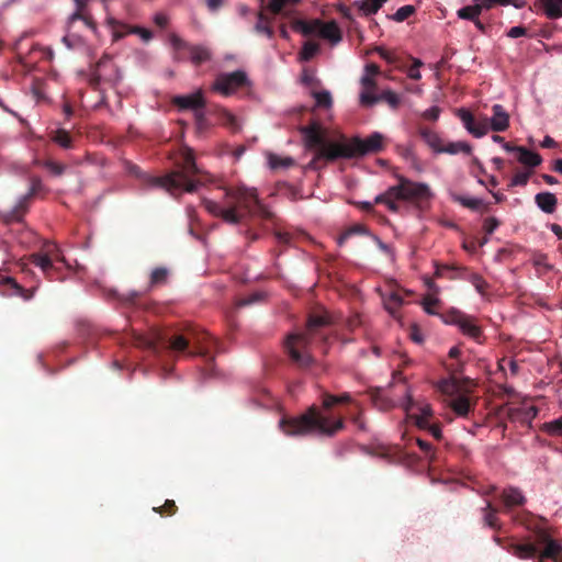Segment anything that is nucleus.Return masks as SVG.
<instances>
[{
  "instance_id": "1",
  "label": "nucleus",
  "mask_w": 562,
  "mask_h": 562,
  "mask_svg": "<svg viewBox=\"0 0 562 562\" xmlns=\"http://www.w3.org/2000/svg\"><path fill=\"white\" fill-rule=\"evenodd\" d=\"M305 147L315 150L311 165L318 169L321 162H330L339 158H353L376 153L382 148L383 135L374 132L367 138H342L338 142L328 140L317 122L300 128Z\"/></svg>"
},
{
  "instance_id": "2",
  "label": "nucleus",
  "mask_w": 562,
  "mask_h": 562,
  "mask_svg": "<svg viewBox=\"0 0 562 562\" xmlns=\"http://www.w3.org/2000/svg\"><path fill=\"white\" fill-rule=\"evenodd\" d=\"M133 341L136 346L149 349L155 355H160L162 350H168L173 353H183L188 351L189 346L192 345L194 350L189 351L188 356H201L205 358L207 368L204 370V374H213L212 362L214 357L211 355V351L217 348L218 341L205 331L188 328L184 333H173L172 335L156 331L151 336H145L134 333Z\"/></svg>"
},
{
  "instance_id": "3",
  "label": "nucleus",
  "mask_w": 562,
  "mask_h": 562,
  "mask_svg": "<svg viewBox=\"0 0 562 562\" xmlns=\"http://www.w3.org/2000/svg\"><path fill=\"white\" fill-rule=\"evenodd\" d=\"M329 325L330 318L326 313L311 314L303 333H293L286 337L285 350L295 366L305 369L313 363L310 346L315 342L326 344Z\"/></svg>"
},
{
  "instance_id": "4",
  "label": "nucleus",
  "mask_w": 562,
  "mask_h": 562,
  "mask_svg": "<svg viewBox=\"0 0 562 562\" xmlns=\"http://www.w3.org/2000/svg\"><path fill=\"white\" fill-rule=\"evenodd\" d=\"M227 205L221 206L211 204L209 207L214 214L221 216L225 222L238 224L246 215L270 218V211L258 199L255 188L237 186L227 189Z\"/></svg>"
},
{
  "instance_id": "5",
  "label": "nucleus",
  "mask_w": 562,
  "mask_h": 562,
  "mask_svg": "<svg viewBox=\"0 0 562 562\" xmlns=\"http://www.w3.org/2000/svg\"><path fill=\"white\" fill-rule=\"evenodd\" d=\"M280 429L286 436H308L318 434L333 437L344 429V420L334 422L323 415L316 406H311L305 413L296 417H283L279 423Z\"/></svg>"
},
{
  "instance_id": "6",
  "label": "nucleus",
  "mask_w": 562,
  "mask_h": 562,
  "mask_svg": "<svg viewBox=\"0 0 562 562\" xmlns=\"http://www.w3.org/2000/svg\"><path fill=\"white\" fill-rule=\"evenodd\" d=\"M396 186L375 198V203H384L390 211L397 212L400 203H408L419 210L430 205L432 193L425 183L412 181L409 178H398Z\"/></svg>"
},
{
  "instance_id": "7",
  "label": "nucleus",
  "mask_w": 562,
  "mask_h": 562,
  "mask_svg": "<svg viewBox=\"0 0 562 562\" xmlns=\"http://www.w3.org/2000/svg\"><path fill=\"white\" fill-rule=\"evenodd\" d=\"M29 190L22 194L11 209L0 207V220L5 224L20 223L29 211L31 200L40 193L42 184L38 178H29Z\"/></svg>"
},
{
  "instance_id": "8",
  "label": "nucleus",
  "mask_w": 562,
  "mask_h": 562,
  "mask_svg": "<svg viewBox=\"0 0 562 562\" xmlns=\"http://www.w3.org/2000/svg\"><path fill=\"white\" fill-rule=\"evenodd\" d=\"M295 29L304 35H318L329 41L333 45L341 41V31L335 21L323 22L318 19L312 21H297Z\"/></svg>"
},
{
  "instance_id": "9",
  "label": "nucleus",
  "mask_w": 562,
  "mask_h": 562,
  "mask_svg": "<svg viewBox=\"0 0 562 562\" xmlns=\"http://www.w3.org/2000/svg\"><path fill=\"white\" fill-rule=\"evenodd\" d=\"M195 178H148L151 188L162 189L173 196L183 192H194L199 186Z\"/></svg>"
},
{
  "instance_id": "10",
  "label": "nucleus",
  "mask_w": 562,
  "mask_h": 562,
  "mask_svg": "<svg viewBox=\"0 0 562 562\" xmlns=\"http://www.w3.org/2000/svg\"><path fill=\"white\" fill-rule=\"evenodd\" d=\"M167 279L168 270L166 268H156L150 274L149 286L146 291H130L125 294H119L116 291H111L110 294L126 307L136 306L143 295H145L151 288L165 284Z\"/></svg>"
},
{
  "instance_id": "11",
  "label": "nucleus",
  "mask_w": 562,
  "mask_h": 562,
  "mask_svg": "<svg viewBox=\"0 0 562 562\" xmlns=\"http://www.w3.org/2000/svg\"><path fill=\"white\" fill-rule=\"evenodd\" d=\"M379 74V67L374 64H369L364 67V72L361 77L362 90L360 92V103L364 106H372L379 102L378 95L374 93L375 81L374 77Z\"/></svg>"
},
{
  "instance_id": "12",
  "label": "nucleus",
  "mask_w": 562,
  "mask_h": 562,
  "mask_svg": "<svg viewBox=\"0 0 562 562\" xmlns=\"http://www.w3.org/2000/svg\"><path fill=\"white\" fill-rule=\"evenodd\" d=\"M247 80L243 70H236L229 74L220 75L213 83V90L223 95L232 94L237 88L241 87Z\"/></svg>"
},
{
  "instance_id": "13",
  "label": "nucleus",
  "mask_w": 562,
  "mask_h": 562,
  "mask_svg": "<svg viewBox=\"0 0 562 562\" xmlns=\"http://www.w3.org/2000/svg\"><path fill=\"white\" fill-rule=\"evenodd\" d=\"M0 293L7 296H19L29 301L34 295V289H24L15 279L0 273Z\"/></svg>"
},
{
  "instance_id": "14",
  "label": "nucleus",
  "mask_w": 562,
  "mask_h": 562,
  "mask_svg": "<svg viewBox=\"0 0 562 562\" xmlns=\"http://www.w3.org/2000/svg\"><path fill=\"white\" fill-rule=\"evenodd\" d=\"M458 116L464 128L474 137L480 138L488 133L487 120L476 122L472 113L465 109L458 110Z\"/></svg>"
},
{
  "instance_id": "15",
  "label": "nucleus",
  "mask_w": 562,
  "mask_h": 562,
  "mask_svg": "<svg viewBox=\"0 0 562 562\" xmlns=\"http://www.w3.org/2000/svg\"><path fill=\"white\" fill-rule=\"evenodd\" d=\"M503 504V512L509 513L515 507L524 506L527 502L521 490L515 486L505 487L498 495Z\"/></svg>"
},
{
  "instance_id": "16",
  "label": "nucleus",
  "mask_w": 562,
  "mask_h": 562,
  "mask_svg": "<svg viewBox=\"0 0 562 562\" xmlns=\"http://www.w3.org/2000/svg\"><path fill=\"white\" fill-rule=\"evenodd\" d=\"M172 103L178 106L179 110H193L195 112L204 109L205 99L202 90L199 89L190 94L173 97Z\"/></svg>"
},
{
  "instance_id": "17",
  "label": "nucleus",
  "mask_w": 562,
  "mask_h": 562,
  "mask_svg": "<svg viewBox=\"0 0 562 562\" xmlns=\"http://www.w3.org/2000/svg\"><path fill=\"white\" fill-rule=\"evenodd\" d=\"M504 149L513 154L514 158L524 166L536 167L541 162V157L539 154L525 147H516L512 146L509 143H504Z\"/></svg>"
},
{
  "instance_id": "18",
  "label": "nucleus",
  "mask_w": 562,
  "mask_h": 562,
  "mask_svg": "<svg viewBox=\"0 0 562 562\" xmlns=\"http://www.w3.org/2000/svg\"><path fill=\"white\" fill-rule=\"evenodd\" d=\"M493 115L487 120L488 131L504 132L509 126V115L502 104H494L492 108Z\"/></svg>"
},
{
  "instance_id": "19",
  "label": "nucleus",
  "mask_w": 562,
  "mask_h": 562,
  "mask_svg": "<svg viewBox=\"0 0 562 562\" xmlns=\"http://www.w3.org/2000/svg\"><path fill=\"white\" fill-rule=\"evenodd\" d=\"M538 541L539 543L544 544V549L541 551V558L558 560L559 558L562 559V546L550 538V536L541 531L538 535Z\"/></svg>"
},
{
  "instance_id": "20",
  "label": "nucleus",
  "mask_w": 562,
  "mask_h": 562,
  "mask_svg": "<svg viewBox=\"0 0 562 562\" xmlns=\"http://www.w3.org/2000/svg\"><path fill=\"white\" fill-rule=\"evenodd\" d=\"M30 259H31L32 263H34L35 266H37L42 269L44 274L49 280L56 279L55 278L56 267L54 266V262H53L54 258H53V256H50L49 249H47L45 255L32 254Z\"/></svg>"
},
{
  "instance_id": "21",
  "label": "nucleus",
  "mask_w": 562,
  "mask_h": 562,
  "mask_svg": "<svg viewBox=\"0 0 562 562\" xmlns=\"http://www.w3.org/2000/svg\"><path fill=\"white\" fill-rule=\"evenodd\" d=\"M506 549L513 555L521 560L536 558L539 552L538 546L531 542H512L508 547H506Z\"/></svg>"
},
{
  "instance_id": "22",
  "label": "nucleus",
  "mask_w": 562,
  "mask_h": 562,
  "mask_svg": "<svg viewBox=\"0 0 562 562\" xmlns=\"http://www.w3.org/2000/svg\"><path fill=\"white\" fill-rule=\"evenodd\" d=\"M459 329L463 335L474 339L477 342L481 341L480 339L483 335V331L481 326L477 325L475 317L465 314L462 322L460 323Z\"/></svg>"
},
{
  "instance_id": "23",
  "label": "nucleus",
  "mask_w": 562,
  "mask_h": 562,
  "mask_svg": "<svg viewBox=\"0 0 562 562\" xmlns=\"http://www.w3.org/2000/svg\"><path fill=\"white\" fill-rule=\"evenodd\" d=\"M267 165L271 171H283L295 165V160L290 156H282L274 153H267Z\"/></svg>"
},
{
  "instance_id": "24",
  "label": "nucleus",
  "mask_w": 562,
  "mask_h": 562,
  "mask_svg": "<svg viewBox=\"0 0 562 562\" xmlns=\"http://www.w3.org/2000/svg\"><path fill=\"white\" fill-rule=\"evenodd\" d=\"M419 134L435 154H441L446 140L437 132L425 127L420 128Z\"/></svg>"
},
{
  "instance_id": "25",
  "label": "nucleus",
  "mask_w": 562,
  "mask_h": 562,
  "mask_svg": "<svg viewBox=\"0 0 562 562\" xmlns=\"http://www.w3.org/2000/svg\"><path fill=\"white\" fill-rule=\"evenodd\" d=\"M450 408L460 417H467L473 409V405L467 395H458L449 402Z\"/></svg>"
},
{
  "instance_id": "26",
  "label": "nucleus",
  "mask_w": 562,
  "mask_h": 562,
  "mask_svg": "<svg viewBox=\"0 0 562 562\" xmlns=\"http://www.w3.org/2000/svg\"><path fill=\"white\" fill-rule=\"evenodd\" d=\"M535 202L541 211L548 214H552L558 204L555 195L550 192H540L536 194Z\"/></svg>"
},
{
  "instance_id": "27",
  "label": "nucleus",
  "mask_w": 562,
  "mask_h": 562,
  "mask_svg": "<svg viewBox=\"0 0 562 562\" xmlns=\"http://www.w3.org/2000/svg\"><path fill=\"white\" fill-rule=\"evenodd\" d=\"M472 153V147L468 142L458 140V142H446L441 154L448 155H464L470 156Z\"/></svg>"
},
{
  "instance_id": "28",
  "label": "nucleus",
  "mask_w": 562,
  "mask_h": 562,
  "mask_svg": "<svg viewBox=\"0 0 562 562\" xmlns=\"http://www.w3.org/2000/svg\"><path fill=\"white\" fill-rule=\"evenodd\" d=\"M546 15L549 19L562 16V0H539Z\"/></svg>"
},
{
  "instance_id": "29",
  "label": "nucleus",
  "mask_w": 562,
  "mask_h": 562,
  "mask_svg": "<svg viewBox=\"0 0 562 562\" xmlns=\"http://www.w3.org/2000/svg\"><path fill=\"white\" fill-rule=\"evenodd\" d=\"M482 510L484 513V515H483L484 524L492 529H498L499 528V521H498V517H497L498 509L495 506H493V504L490 501H487L485 504V507Z\"/></svg>"
},
{
  "instance_id": "30",
  "label": "nucleus",
  "mask_w": 562,
  "mask_h": 562,
  "mask_svg": "<svg viewBox=\"0 0 562 562\" xmlns=\"http://www.w3.org/2000/svg\"><path fill=\"white\" fill-rule=\"evenodd\" d=\"M403 297L398 292H391L389 296L383 299L385 310L392 315L396 316L397 311L403 305Z\"/></svg>"
},
{
  "instance_id": "31",
  "label": "nucleus",
  "mask_w": 562,
  "mask_h": 562,
  "mask_svg": "<svg viewBox=\"0 0 562 562\" xmlns=\"http://www.w3.org/2000/svg\"><path fill=\"white\" fill-rule=\"evenodd\" d=\"M190 58L194 65H200L211 58V52L205 46H191Z\"/></svg>"
},
{
  "instance_id": "32",
  "label": "nucleus",
  "mask_w": 562,
  "mask_h": 562,
  "mask_svg": "<svg viewBox=\"0 0 562 562\" xmlns=\"http://www.w3.org/2000/svg\"><path fill=\"white\" fill-rule=\"evenodd\" d=\"M218 115L221 117L222 124L233 132H238L240 130V124L238 119L228 110L221 109L218 111Z\"/></svg>"
},
{
  "instance_id": "33",
  "label": "nucleus",
  "mask_w": 562,
  "mask_h": 562,
  "mask_svg": "<svg viewBox=\"0 0 562 562\" xmlns=\"http://www.w3.org/2000/svg\"><path fill=\"white\" fill-rule=\"evenodd\" d=\"M311 95L315 100V105L318 108L329 109L333 105L331 93L328 90L316 91L312 90Z\"/></svg>"
},
{
  "instance_id": "34",
  "label": "nucleus",
  "mask_w": 562,
  "mask_h": 562,
  "mask_svg": "<svg viewBox=\"0 0 562 562\" xmlns=\"http://www.w3.org/2000/svg\"><path fill=\"white\" fill-rule=\"evenodd\" d=\"M255 31L259 34H265L267 37L271 38L273 36L271 19L267 18L262 12H259L258 21L255 25Z\"/></svg>"
},
{
  "instance_id": "35",
  "label": "nucleus",
  "mask_w": 562,
  "mask_h": 562,
  "mask_svg": "<svg viewBox=\"0 0 562 562\" xmlns=\"http://www.w3.org/2000/svg\"><path fill=\"white\" fill-rule=\"evenodd\" d=\"M351 401V396L349 393H342L341 395H331L325 393L323 395V406L326 409H329L336 404L349 403Z\"/></svg>"
},
{
  "instance_id": "36",
  "label": "nucleus",
  "mask_w": 562,
  "mask_h": 562,
  "mask_svg": "<svg viewBox=\"0 0 562 562\" xmlns=\"http://www.w3.org/2000/svg\"><path fill=\"white\" fill-rule=\"evenodd\" d=\"M416 426L419 429L426 430L437 441H440L442 439V431L439 424H432L430 423V420L420 419L419 422H416Z\"/></svg>"
},
{
  "instance_id": "37",
  "label": "nucleus",
  "mask_w": 562,
  "mask_h": 562,
  "mask_svg": "<svg viewBox=\"0 0 562 562\" xmlns=\"http://www.w3.org/2000/svg\"><path fill=\"white\" fill-rule=\"evenodd\" d=\"M481 14V8L476 5L475 3L472 5H467L457 11V15L459 19L462 20H469V21H476V19Z\"/></svg>"
},
{
  "instance_id": "38",
  "label": "nucleus",
  "mask_w": 562,
  "mask_h": 562,
  "mask_svg": "<svg viewBox=\"0 0 562 562\" xmlns=\"http://www.w3.org/2000/svg\"><path fill=\"white\" fill-rule=\"evenodd\" d=\"M452 196L456 202L472 211H476L483 205V201L477 198H470L461 194H453Z\"/></svg>"
},
{
  "instance_id": "39",
  "label": "nucleus",
  "mask_w": 562,
  "mask_h": 562,
  "mask_svg": "<svg viewBox=\"0 0 562 562\" xmlns=\"http://www.w3.org/2000/svg\"><path fill=\"white\" fill-rule=\"evenodd\" d=\"M479 183L481 186H484L495 198L496 202H501L504 200V194L501 191H494L495 187L498 186L497 178L491 177V178H479Z\"/></svg>"
},
{
  "instance_id": "40",
  "label": "nucleus",
  "mask_w": 562,
  "mask_h": 562,
  "mask_svg": "<svg viewBox=\"0 0 562 562\" xmlns=\"http://www.w3.org/2000/svg\"><path fill=\"white\" fill-rule=\"evenodd\" d=\"M386 0H361L359 2V9L366 14H374L379 11V9L382 7V4Z\"/></svg>"
},
{
  "instance_id": "41",
  "label": "nucleus",
  "mask_w": 562,
  "mask_h": 562,
  "mask_svg": "<svg viewBox=\"0 0 562 562\" xmlns=\"http://www.w3.org/2000/svg\"><path fill=\"white\" fill-rule=\"evenodd\" d=\"M366 226L361 224H356L348 229H346L337 239V243L339 246H342L348 238H350L352 235H360V234H367Z\"/></svg>"
},
{
  "instance_id": "42",
  "label": "nucleus",
  "mask_w": 562,
  "mask_h": 562,
  "mask_svg": "<svg viewBox=\"0 0 562 562\" xmlns=\"http://www.w3.org/2000/svg\"><path fill=\"white\" fill-rule=\"evenodd\" d=\"M300 0H270L268 10L273 14H279L283 9L296 4Z\"/></svg>"
},
{
  "instance_id": "43",
  "label": "nucleus",
  "mask_w": 562,
  "mask_h": 562,
  "mask_svg": "<svg viewBox=\"0 0 562 562\" xmlns=\"http://www.w3.org/2000/svg\"><path fill=\"white\" fill-rule=\"evenodd\" d=\"M415 441L419 449L423 451L425 458H427L429 462H434L436 460V451L431 443L422 438H416Z\"/></svg>"
},
{
  "instance_id": "44",
  "label": "nucleus",
  "mask_w": 562,
  "mask_h": 562,
  "mask_svg": "<svg viewBox=\"0 0 562 562\" xmlns=\"http://www.w3.org/2000/svg\"><path fill=\"white\" fill-rule=\"evenodd\" d=\"M465 314L458 311V310H451L449 312H447L443 316H442V319L446 324H449V325H456V326H460V323L462 322L463 319V316Z\"/></svg>"
},
{
  "instance_id": "45",
  "label": "nucleus",
  "mask_w": 562,
  "mask_h": 562,
  "mask_svg": "<svg viewBox=\"0 0 562 562\" xmlns=\"http://www.w3.org/2000/svg\"><path fill=\"white\" fill-rule=\"evenodd\" d=\"M301 83L310 88H316L321 85V81L313 71L304 69L301 76Z\"/></svg>"
},
{
  "instance_id": "46",
  "label": "nucleus",
  "mask_w": 562,
  "mask_h": 562,
  "mask_svg": "<svg viewBox=\"0 0 562 562\" xmlns=\"http://www.w3.org/2000/svg\"><path fill=\"white\" fill-rule=\"evenodd\" d=\"M415 12V8L411 4L403 5L396 10L392 15V19L396 22H403L408 19Z\"/></svg>"
},
{
  "instance_id": "47",
  "label": "nucleus",
  "mask_w": 562,
  "mask_h": 562,
  "mask_svg": "<svg viewBox=\"0 0 562 562\" xmlns=\"http://www.w3.org/2000/svg\"><path fill=\"white\" fill-rule=\"evenodd\" d=\"M61 41L68 49H75L83 45L82 38L76 34L68 33L63 37Z\"/></svg>"
},
{
  "instance_id": "48",
  "label": "nucleus",
  "mask_w": 562,
  "mask_h": 562,
  "mask_svg": "<svg viewBox=\"0 0 562 562\" xmlns=\"http://www.w3.org/2000/svg\"><path fill=\"white\" fill-rule=\"evenodd\" d=\"M546 431L551 436H562V416L544 425Z\"/></svg>"
},
{
  "instance_id": "49",
  "label": "nucleus",
  "mask_w": 562,
  "mask_h": 562,
  "mask_svg": "<svg viewBox=\"0 0 562 562\" xmlns=\"http://www.w3.org/2000/svg\"><path fill=\"white\" fill-rule=\"evenodd\" d=\"M378 98H379V101L383 100L387 104H390L392 108H396L400 104L398 95L391 90L383 91L380 95H378Z\"/></svg>"
},
{
  "instance_id": "50",
  "label": "nucleus",
  "mask_w": 562,
  "mask_h": 562,
  "mask_svg": "<svg viewBox=\"0 0 562 562\" xmlns=\"http://www.w3.org/2000/svg\"><path fill=\"white\" fill-rule=\"evenodd\" d=\"M178 507L175 503V501H171V499H167L165 502V504L160 507H154V512L160 514V515H164V514H167L169 516L176 514Z\"/></svg>"
},
{
  "instance_id": "51",
  "label": "nucleus",
  "mask_w": 562,
  "mask_h": 562,
  "mask_svg": "<svg viewBox=\"0 0 562 562\" xmlns=\"http://www.w3.org/2000/svg\"><path fill=\"white\" fill-rule=\"evenodd\" d=\"M194 121L198 132H203L209 128V122L205 116L203 109L194 112Z\"/></svg>"
},
{
  "instance_id": "52",
  "label": "nucleus",
  "mask_w": 562,
  "mask_h": 562,
  "mask_svg": "<svg viewBox=\"0 0 562 562\" xmlns=\"http://www.w3.org/2000/svg\"><path fill=\"white\" fill-rule=\"evenodd\" d=\"M183 169L186 172H200L191 151L186 153L183 156Z\"/></svg>"
},
{
  "instance_id": "53",
  "label": "nucleus",
  "mask_w": 562,
  "mask_h": 562,
  "mask_svg": "<svg viewBox=\"0 0 562 562\" xmlns=\"http://www.w3.org/2000/svg\"><path fill=\"white\" fill-rule=\"evenodd\" d=\"M318 50V45L312 42H306L302 48L301 56L302 59L308 60L311 59L316 52Z\"/></svg>"
},
{
  "instance_id": "54",
  "label": "nucleus",
  "mask_w": 562,
  "mask_h": 562,
  "mask_svg": "<svg viewBox=\"0 0 562 562\" xmlns=\"http://www.w3.org/2000/svg\"><path fill=\"white\" fill-rule=\"evenodd\" d=\"M54 140L64 148H69L71 146L70 135L66 131H58L54 136Z\"/></svg>"
},
{
  "instance_id": "55",
  "label": "nucleus",
  "mask_w": 562,
  "mask_h": 562,
  "mask_svg": "<svg viewBox=\"0 0 562 562\" xmlns=\"http://www.w3.org/2000/svg\"><path fill=\"white\" fill-rule=\"evenodd\" d=\"M412 417L415 419V423L419 422L420 419L430 420V418L432 417V408L429 404H423L419 407V414L414 415Z\"/></svg>"
},
{
  "instance_id": "56",
  "label": "nucleus",
  "mask_w": 562,
  "mask_h": 562,
  "mask_svg": "<svg viewBox=\"0 0 562 562\" xmlns=\"http://www.w3.org/2000/svg\"><path fill=\"white\" fill-rule=\"evenodd\" d=\"M439 303V300L435 295H427L423 300V306L426 313L434 315L436 312L432 310Z\"/></svg>"
},
{
  "instance_id": "57",
  "label": "nucleus",
  "mask_w": 562,
  "mask_h": 562,
  "mask_svg": "<svg viewBox=\"0 0 562 562\" xmlns=\"http://www.w3.org/2000/svg\"><path fill=\"white\" fill-rule=\"evenodd\" d=\"M441 110L439 106L434 105L422 113V117L427 121H437L440 116Z\"/></svg>"
},
{
  "instance_id": "58",
  "label": "nucleus",
  "mask_w": 562,
  "mask_h": 562,
  "mask_svg": "<svg viewBox=\"0 0 562 562\" xmlns=\"http://www.w3.org/2000/svg\"><path fill=\"white\" fill-rule=\"evenodd\" d=\"M498 226L499 221L496 217H487L484 220L483 229L487 235L493 234Z\"/></svg>"
},
{
  "instance_id": "59",
  "label": "nucleus",
  "mask_w": 562,
  "mask_h": 562,
  "mask_svg": "<svg viewBox=\"0 0 562 562\" xmlns=\"http://www.w3.org/2000/svg\"><path fill=\"white\" fill-rule=\"evenodd\" d=\"M262 299V294L261 293H254V294H250L244 299H240L237 303L238 307H243V306H247V305H250L255 302H258Z\"/></svg>"
},
{
  "instance_id": "60",
  "label": "nucleus",
  "mask_w": 562,
  "mask_h": 562,
  "mask_svg": "<svg viewBox=\"0 0 562 562\" xmlns=\"http://www.w3.org/2000/svg\"><path fill=\"white\" fill-rule=\"evenodd\" d=\"M420 66H422V61L418 59H415L414 64L409 67L408 72H407V75L411 79H414V80L420 79V77H422L420 71H419Z\"/></svg>"
},
{
  "instance_id": "61",
  "label": "nucleus",
  "mask_w": 562,
  "mask_h": 562,
  "mask_svg": "<svg viewBox=\"0 0 562 562\" xmlns=\"http://www.w3.org/2000/svg\"><path fill=\"white\" fill-rule=\"evenodd\" d=\"M411 339L416 342V344H422L424 341V336H423V333L420 331V329L417 327V326H413L411 328Z\"/></svg>"
},
{
  "instance_id": "62",
  "label": "nucleus",
  "mask_w": 562,
  "mask_h": 562,
  "mask_svg": "<svg viewBox=\"0 0 562 562\" xmlns=\"http://www.w3.org/2000/svg\"><path fill=\"white\" fill-rule=\"evenodd\" d=\"M154 22L156 25H158L159 27L164 29L167 26L168 22H169V19L166 14L159 12V13H156L154 15Z\"/></svg>"
},
{
  "instance_id": "63",
  "label": "nucleus",
  "mask_w": 562,
  "mask_h": 562,
  "mask_svg": "<svg viewBox=\"0 0 562 562\" xmlns=\"http://www.w3.org/2000/svg\"><path fill=\"white\" fill-rule=\"evenodd\" d=\"M473 284H474L475 289L480 293H484V291H485V289L487 286V283L485 282V280L482 277L477 276V274H475L473 277Z\"/></svg>"
},
{
  "instance_id": "64",
  "label": "nucleus",
  "mask_w": 562,
  "mask_h": 562,
  "mask_svg": "<svg viewBox=\"0 0 562 562\" xmlns=\"http://www.w3.org/2000/svg\"><path fill=\"white\" fill-rule=\"evenodd\" d=\"M507 35L512 38H517L526 35V29L522 26H513L509 29Z\"/></svg>"
}]
</instances>
